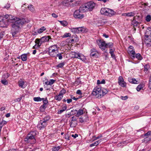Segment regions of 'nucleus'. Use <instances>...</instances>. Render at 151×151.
I'll return each mask as SVG.
<instances>
[{"label":"nucleus","instance_id":"1","mask_svg":"<svg viewBox=\"0 0 151 151\" xmlns=\"http://www.w3.org/2000/svg\"><path fill=\"white\" fill-rule=\"evenodd\" d=\"M23 24V22L20 20L17 21L12 24V27L11 30V33L13 37H16L18 36V33L20 29V27Z\"/></svg>","mask_w":151,"mask_h":151},{"label":"nucleus","instance_id":"2","mask_svg":"<svg viewBox=\"0 0 151 151\" xmlns=\"http://www.w3.org/2000/svg\"><path fill=\"white\" fill-rule=\"evenodd\" d=\"M49 55L52 57H55L56 53H58V50L57 46L55 45L51 46L48 48Z\"/></svg>","mask_w":151,"mask_h":151},{"label":"nucleus","instance_id":"3","mask_svg":"<svg viewBox=\"0 0 151 151\" xmlns=\"http://www.w3.org/2000/svg\"><path fill=\"white\" fill-rule=\"evenodd\" d=\"M38 133V132L35 130L31 131L27 135L24 141L25 142H26L27 141H28L33 139H34L35 141H36L35 137Z\"/></svg>","mask_w":151,"mask_h":151},{"label":"nucleus","instance_id":"4","mask_svg":"<svg viewBox=\"0 0 151 151\" xmlns=\"http://www.w3.org/2000/svg\"><path fill=\"white\" fill-rule=\"evenodd\" d=\"M73 0H58L56 1L57 6H70V3L73 2Z\"/></svg>","mask_w":151,"mask_h":151},{"label":"nucleus","instance_id":"5","mask_svg":"<svg viewBox=\"0 0 151 151\" xmlns=\"http://www.w3.org/2000/svg\"><path fill=\"white\" fill-rule=\"evenodd\" d=\"M71 55L73 58H78L80 59L82 61H85L86 60V58L83 54L79 53L78 52H72Z\"/></svg>","mask_w":151,"mask_h":151},{"label":"nucleus","instance_id":"6","mask_svg":"<svg viewBox=\"0 0 151 151\" xmlns=\"http://www.w3.org/2000/svg\"><path fill=\"white\" fill-rule=\"evenodd\" d=\"M96 43L99 46V48L101 49L103 51H104L105 52H106L107 50H106V42H105L104 41H103V40H96Z\"/></svg>","mask_w":151,"mask_h":151},{"label":"nucleus","instance_id":"7","mask_svg":"<svg viewBox=\"0 0 151 151\" xmlns=\"http://www.w3.org/2000/svg\"><path fill=\"white\" fill-rule=\"evenodd\" d=\"M101 88L99 86H96L93 89L92 93V94L93 96H96V98H97L99 95H100V94L101 93Z\"/></svg>","mask_w":151,"mask_h":151},{"label":"nucleus","instance_id":"8","mask_svg":"<svg viewBox=\"0 0 151 151\" xmlns=\"http://www.w3.org/2000/svg\"><path fill=\"white\" fill-rule=\"evenodd\" d=\"M80 10H76L74 12L73 14L74 17L76 19H82L84 17V15L82 14H80Z\"/></svg>","mask_w":151,"mask_h":151},{"label":"nucleus","instance_id":"9","mask_svg":"<svg viewBox=\"0 0 151 151\" xmlns=\"http://www.w3.org/2000/svg\"><path fill=\"white\" fill-rule=\"evenodd\" d=\"M47 125V123L41 120L39 122L37 127L39 129L41 130L45 128Z\"/></svg>","mask_w":151,"mask_h":151},{"label":"nucleus","instance_id":"10","mask_svg":"<svg viewBox=\"0 0 151 151\" xmlns=\"http://www.w3.org/2000/svg\"><path fill=\"white\" fill-rule=\"evenodd\" d=\"M118 83L119 85L121 87H125L126 86L127 83L124 81V79L122 76L119 77Z\"/></svg>","mask_w":151,"mask_h":151},{"label":"nucleus","instance_id":"11","mask_svg":"<svg viewBox=\"0 0 151 151\" xmlns=\"http://www.w3.org/2000/svg\"><path fill=\"white\" fill-rule=\"evenodd\" d=\"M19 20H20L22 21V20L19 18H17L16 17L13 16L12 15L9 14V17L8 18V21L10 22H15Z\"/></svg>","mask_w":151,"mask_h":151},{"label":"nucleus","instance_id":"12","mask_svg":"<svg viewBox=\"0 0 151 151\" xmlns=\"http://www.w3.org/2000/svg\"><path fill=\"white\" fill-rule=\"evenodd\" d=\"M40 43L42 45V43L48 42L50 39H51V37L50 36H45L42 37L40 39H38Z\"/></svg>","mask_w":151,"mask_h":151},{"label":"nucleus","instance_id":"13","mask_svg":"<svg viewBox=\"0 0 151 151\" xmlns=\"http://www.w3.org/2000/svg\"><path fill=\"white\" fill-rule=\"evenodd\" d=\"M88 11H91L94 8L95 4L93 2L90 1L86 3Z\"/></svg>","mask_w":151,"mask_h":151},{"label":"nucleus","instance_id":"14","mask_svg":"<svg viewBox=\"0 0 151 151\" xmlns=\"http://www.w3.org/2000/svg\"><path fill=\"white\" fill-rule=\"evenodd\" d=\"M145 42L147 47H149L151 46V36L145 37Z\"/></svg>","mask_w":151,"mask_h":151},{"label":"nucleus","instance_id":"15","mask_svg":"<svg viewBox=\"0 0 151 151\" xmlns=\"http://www.w3.org/2000/svg\"><path fill=\"white\" fill-rule=\"evenodd\" d=\"M88 8L86 3L84 5H82V6L80 7L79 10L81 11V12H84L86 11H88Z\"/></svg>","mask_w":151,"mask_h":151},{"label":"nucleus","instance_id":"16","mask_svg":"<svg viewBox=\"0 0 151 151\" xmlns=\"http://www.w3.org/2000/svg\"><path fill=\"white\" fill-rule=\"evenodd\" d=\"M109 9L107 8H102L100 12L101 14L107 16L109 15L108 12Z\"/></svg>","mask_w":151,"mask_h":151},{"label":"nucleus","instance_id":"17","mask_svg":"<svg viewBox=\"0 0 151 151\" xmlns=\"http://www.w3.org/2000/svg\"><path fill=\"white\" fill-rule=\"evenodd\" d=\"M101 92H102V94H100V95H99L98 96L97 98L100 99L102 97H103L105 94H106L108 92L107 90L105 88H103L101 90Z\"/></svg>","mask_w":151,"mask_h":151},{"label":"nucleus","instance_id":"18","mask_svg":"<svg viewBox=\"0 0 151 151\" xmlns=\"http://www.w3.org/2000/svg\"><path fill=\"white\" fill-rule=\"evenodd\" d=\"M38 38H37L35 40V42L36 44L33 47V49H37L41 46V44Z\"/></svg>","mask_w":151,"mask_h":151},{"label":"nucleus","instance_id":"19","mask_svg":"<svg viewBox=\"0 0 151 151\" xmlns=\"http://www.w3.org/2000/svg\"><path fill=\"white\" fill-rule=\"evenodd\" d=\"M128 53L130 55L131 59H133L135 58V52L134 50H128Z\"/></svg>","mask_w":151,"mask_h":151},{"label":"nucleus","instance_id":"20","mask_svg":"<svg viewBox=\"0 0 151 151\" xmlns=\"http://www.w3.org/2000/svg\"><path fill=\"white\" fill-rule=\"evenodd\" d=\"M146 137V138L149 139L148 141L151 140V131H149L147 133L143 135Z\"/></svg>","mask_w":151,"mask_h":151},{"label":"nucleus","instance_id":"21","mask_svg":"<svg viewBox=\"0 0 151 151\" xmlns=\"http://www.w3.org/2000/svg\"><path fill=\"white\" fill-rule=\"evenodd\" d=\"M79 33L80 32H86L88 31V29L84 27H78Z\"/></svg>","mask_w":151,"mask_h":151},{"label":"nucleus","instance_id":"22","mask_svg":"<svg viewBox=\"0 0 151 151\" xmlns=\"http://www.w3.org/2000/svg\"><path fill=\"white\" fill-rule=\"evenodd\" d=\"M151 36V28L148 27L146 30L145 37H148Z\"/></svg>","mask_w":151,"mask_h":151},{"label":"nucleus","instance_id":"23","mask_svg":"<svg viewBox=\"0 0 151 151\" xmlns=\"http://www.w3.org/2000/svg\"><path fill=\"white\" fill-rule=\"evenodd\" d=\"M71 31L73 33L75 34H78L79 33L78 27L72 28L70 29Z\"/></svg>","mask_w":151,"mask_h":151},{"label":"nucleus","instance_id":"24","mask_svg":"<svg viewBox=\"0 0 151 151\" xmlns=\"http://www.w3.org/2000/svg\"><path fill=\"white\" fill-rule=\"evenodd\" d=\"M150 65L148 64H146L144 66V71L146 74H147L148 71L150 68Z\"/></svg>","mask_w":151,"mask_h":151},{"label":"nucleus","instance_id":"25","mask_svg":"<svg viewBox=\"0 0 151 151\" xmlns=\"http://www.w3.org/2000/svg\"><path fill=\"white\" fill-rule=\"evenodd\" d=\"M129 82L132 84H137V81L134 78H128Z\"/></svg>","mask_w":151,"mask_h":151},{"label":"nucleus","instance_id":"26","mask_svg":"<svg viewBox=\"0 0 151 151\" xmlns=\"http://www.w3.org/2000/svg\"><path fill=\"white\" fill-rule=\"evenodd\" d=\"M108 14L109 16L110 17L113 16L116 14V12L114 11L113 10L109 9L108 10Z\"/></svg>","mask_w":151,"mask_h":151},{"label":"nucleus","instance_id":"27","mask_svg":"<svg viewBox=\"0 0 151 151\" xmlns=\"http://www.w3.org/2000/svg\"><path fill=\"white\" fill-rule=\"evenodd\" d=\"M46 29V28L44 26L41 27V28L37 30V32L38 33L40 34L42 33Z\"/></svg>","mask_w":151,"mask_h":151},{"label":"nucleus","instance_id":"28","mask_svg":"<svg viewBox=\"0 0 151 151\" xmlns=\"http://www.w3.org/2000/svg\"><path fill=\"white\" fill-rule=\"evenodd\" d=\"M63 97L59 94L58 95L55 96L54 98L56 100L60 101L61 100Z\"/></svg>","mask_w":151,"mask_h":151},{"label":"nucleus","instance_id":"29","mask_svg":"<svg viewBox=\"0 0 151 151\" xmlns=\"http://www.w3.org/2000/svg\"><path fill=\"white\" fill-rule=\"evenodd\" d=\"M18 85L19 87H21L22 88H24L26 87V86L24 85V82L22 81H19Z\"/></svg>","mask_w":151,"mask_h":151},{"label":"nucleus","instance_id":"30","mask_svg":"<svg viewBox=\"0 0 151 151\" xmlns=\"http://www.w3.org/2000/svg\"><path fill=\"white\" fill-rule=\"evenodd\" d=\"M50 119V116L49 115H47L42 120V121H44V122L46 123H47V121H48Z\"/></svg>","mask_w":151,"mask_h":151},{"label":"nucleus","instance_id":"31","mask_svg":"<svg viewBox=\"0 0 151 151\" xmlns=\"http://www.w3.org/2000/svg\"><path fill=\"white\" fill-rule=\"evenodd\" d=\"M83 113V111L82 109H80L78 111L76 114V116L79 117L80 116L82 115Z\"/></svg>","mask_w":151,"mask_h":151},{"label":"nucleus","instance_id":"32","mask_svg":"<svg viewBox=\"0 0 151 151\" xmlns=\"http://www.w3.org/2000/svg\"><path fill=\"white\" fill-rule=\"evenodd\" d=\"M65 64V63L64 62L59 63L56 65V68L58 69L59 68H63Z\"/></svg>","mask_w":151,"mask_h":151},{"label":"nucleus","instance_id":"33","mask_svg":"<svg viewBox=\"0 0 151 151\" xmlns=\"http://www.w3.org/2000/svg\"><path fill=\"white\" fill-rule=\"evenodd\" d=\"M21 58L22 60L24 61H26L27 60V54H24L21 55Z\"/></svg>","mask_w":151,"mask_h":151},{"label":"nucleus","instance_id":"34","mask_svg":"<svg viewBox=\"0 0 151 151\" xmlns=\"http://www.w3.org/2000/svg\"><path fill=\"white\" fill-rule=\"evenodd\" d=\"M77 121H71L70 122V126L71 127H76L77 125Z\"/></svg>","mask_w":151,"mask_h":151},{"label":"nucleus","instance_id":"35","mask_svg":"<svg viewBox=\"0 0 151 151\" xmlns=\"http://www.w3.org/2000/svg\"><path fill=\"white\" fill-rule=\"evenodd\" d=\"M106 49L108 48H111L113 46V44L112 42H109L107 43H106Z\"/></svg>","mask_w":151,"mask_h":151},{"label":"nucleus","instance_id":"36","mask_svg":"<svg viewBox=\"0 0 151 151\" xmlns=\"http://www.w3.org/2000/svg\"><path fill=\"white\" fill-rule=\"evenodd\" d=\"M135 58H136L138 60H141L142 59V57L139 53H137L135 55Z\"/></svg>","mask_w":151,"mask_h":151},{"label":"nucleus","instance_id":"37","mask_svg":"<svg viewBox=\"0 0 151 151\" xmlns=\"http://www.w3.org/2000/svg\"><path fill=\"white\" fill-rule=\"evenodd\" d=\"M110 50L109 53L111 55V57L113 59H115L116 58L115 55L114 53V50L112 49H110Z\"/></svg>","mask_w":151,"mask_h":151},{"label":"nucleus","instance_id":"38","mask_svg":"<svg viewBox=\"0 0 151 151\" xmlns=\"http://www.w3.org/2000/svg\"><path fill=\"white\" fill-rule=\"evenodd\" d=\"M90 55L91 56L95 57H98L99 55L98 52L91 53Z\"/></svg>","mask_w":151,"mask_h":151},{"label":"nucleus","instance_id":"39","mask_svg":"<svg viewBox=\"0 0 151 151\" xmlns=\"http://www.w3.org/2000/svg\"><path fill=\"white\" fill-rule=\"evenodd\" d=\"M7 123L6 121L3 120L1 122H0V128L1 129L3 126L4 125L6 124Z\"/></svg>","mask_w":151,"mask_h":151},{"label":"nucleus","instance_id":"40","mask_svg":"<svg viewBox=\"0 0 151 151\" xmlns=\"http://www.w3.org/2000/svg\"><path fill=\"white\" fill-rule=\"evenodd\" d=\"M135 12L134 11L127 13L128 17H134L135 15Z\"/></svg>","mask_w":151,"mask_h":151},{"label":"nucleus","instance_id":"41","mask_svg":"<svg viewBox=\"0 0 151 151\" xmlns=\"http://www.w3.org/2000/svg\"><path fill=\"white\" fill-rule=\"evenodd\" d=\"M132 24L134 26H137L138 22L136 20H134V19L132 21Z\"/></svg>","mask_w":151,"mask_h":151},{"label":"nucleus","instance_id":"42","mask_svg":"<svg viewBox=\"0 0 151 151\" xmlns=\"http://www.w3.org/2000/svg\"><path fill=\"white\" fill-rule=\"evenodd\" d=\"M71 35L69 33H65L64 35L63 36H61V37L62 38H66L68 37H70L71 36Z\"/></svg>","mask_w":151,"mask_h":151},{"label":"nucleus","instance_id":"43","mask_svg":"<svg viewBox=\"0 0 151 151\" xmlns=\"http://www.w3.org/2000/svg\"><path fill=\"white\" fill-rule=\"evenodd\" d=\"M59 22L60 23V24L64 27H65L67 25V22L65 21H59Z\"/></svg>","mask_w":151,"mask_h":151},{"label":"nucleus","instance_id":"44","mask_svg":"<svg viewBox=\"0 0 151 151\" xmlns=\"http://www.w3.org/2000/svg\"><path fill=\"white\" fill-rule=\"evenodd\" d=\"M2 21H0V27H5L6 24L3 21L2 18L1 19Z\"/></svg>","mask_w":151,"mask_h":151},{"label":"nucleus","instance_id":"45","mask_svg":"<svg viewBox=\"0 0 151 151\" xmlns=\"http://www.w3.org/2000/svg\"><path fill=\"white\" fill-rule=\"evenodd\" d=\"M66 92V90L63 88L60 91L59 94L63 96V95Z\"/></svg>","mask_w":151,"mask_h":151},{"label":"nucleus","instance_id":"46","mask_svg":"<svg viewBox=\"0 0 151 151\" xmlns=\"http://www.w3.org/2000/svg\"><path fill=\"white\" fill-rule=\"evenodd\" d=\"M1 83L4 85H6L8 84V82L5 79L2 80L1 81Z\"/></svg>","mask_w":151,"mask_h":151},{"label":"nucleus","instance_id":"47","mask_svg":"<svg viewBox=\"0 0 151 151\" xmlns=\"http://www.w3.org/2000/svg\"><path fill=\"white\" fill-rule=\"evenodd\" d=\"M42 99V98H40V97H35L33 99V100L35 101H41Z\"/></svg>","mask_w":151,"mask_h":151},{"label":"nucleus","instance_id":"48","mask_svg":"<svg viewBox=\"0 0 151 151\" xmlns=\"http://www.w3.org/2000/svg\"><path fill=\"white\" fill-rule=\"evenodd\" d=\"M55 57H57L58 58L59 60H62L63 59V56L62 55L61 53H56V55Z\"/></svg>","mask_w":151,"mask_h":151},{"label":"nucleus","instance_id":"49","mask_svg":"<svg viewBox=\"0 0 151 151\" xmlns=\"http://www.w3.org/2000/svg\"><path fill=\"white\" fill-rule=\"evenodd\" d=\"M28 8L31 12H33L34 10V7L32 5H29L28 6Z\"/></svg>","mask_w":151,"mask_h":151},{"label":"nucleus","instance_id":"50","mask_svg":"<svg viewBox=\"0 0 151 151\" xmlns=\"http://www.w3.org/2000/svg\"><path fill=\"white\" fill-rule=\"evenodd\" d=\"M46 108V105L43 104V105L40 107V110L41 111H43L45 110Z\"/></svg>","mask_w":151,"mask_h":151},{"label":"nucleus","instance_id":"51","mask_svg":"<svg viewBox=\"0 0 151 151\" xmlns=\"http://www.w3.org/2000/svg\"><path fill=\"white\" fill-rule=\"evenodd\" d=\"M151 20V16L148 15L145 17V20L147 22H150Z\"/></svg>","mask_w":151,"mask_h":151},{"label":"nucleus","instance_id":"52","mask_svg":"<svg viewBox=\"0 0 151 151\" xmlns=\"http://www.w3.org/2000/svg\"><path fill=\"white\" fill-rule=\"evenodd\" d=\"M143 88V85H139L136 88V90L138 91H139Z\"/></svg>","mask_w":151,"mask_h":151},{"label":"nucleus","instance_id":"53","mask_svg":"<svg viewBox=\"0 0 151 151\" xmlns=\"http://www.w3.org/2000/svg\"><path fill=\"white\" fill-rule=\"evenodd\" d=\"M60 149V146H58L56 147H54L52 148V151H58Z\"/></svg>","mask_w":151,"mask_h":151},{"label":"nucleus","instance_id":"54","mask_svg":"<svg viewBox=\"0 0 151 151\" xmlns=\"http://www.w3.org/2000/svg\"><path fill=\"white\" fill-rule=\"evenodd\" d=\"M42 101H43V102L44 104L46 105L48 103V101L47 98H42Z\"/></svg>","mask_w":151,"mask_h":151},{"label":"nucleus","instance_id":"55","mask_svg":"<svg viewBox=\"0 0 151 151\" xmlns=\"http://www.w3.org/2000/svg\"><path fill=\"white\" fill-rule=\"evenodd\" d=\"M11 6L10 4L9 3H7V4L4 7V8H5L7 9H9Z\"/></svg>","mask_w":151,"mask_h":151},{"label":"nucleus","instance_id":"56","mask_svg":"<svg viewBox=\"0 0 151 151\" xmlns=\"http://www.w3.org/2000/svg\"><path fill=\"white\" fill-rule=\"evenodd\" d=\"M55 81V80H54L53 79H50L48 83H49V85H51L53 84Z\"/></svg>","mask_w":151,"mask_h":151},{"label":"nucleus","instance_id":"57","mask_svg":"<svg viewBox=\"0 0 151 151\" xmlns=\"http://www.w3.org/2000/svg\"><path fill=\"white\" fill-rule=\"evenodd\" d=\"M99 144V142H94V143L91 144L90 145V147H91L93 146H96Z\"/></svg>","mask_w":151,"mask_h":151},{"label":"nucleus","instance_id":"58","mask_svg":"<svg viewBox=\"0 0 151 151\" xmlns=\"http://www.w3.org/2000/svg\"><path fill=\"white\" fill-rule=\"evenodd\" d=\"M87 119H84L83 117L79 119V122L81 123H83L84 122H86Z\"/></svg>","mask_w":151,"mask_h":151},{"label":"nucleus","instance_id":"59","mask_svg":"<svg viewBox=\"0 0 151 151\" xmlns=\"http://www.w3.org/2000/svg\"><path fill=\"white\" fill-rule=\"evenodd\" d=\"M102 137V136L101 134H99V135L97 137H95V138H94V139H93V140H96L97 139H98L99 138H101Z\"/></svg>","mask_w":151,"mask_h":151},{"label":"nucleus","instance_id":"60","mask_svg":"<svg viewBox=\"0 0 151 151\" xmlns=\"http://www.w3.org/2000/svg\"><path fill=\"white\" fill-rule=\"evenodd\" d=\"M70 137L67 134L65 135V138L66 139V141L70 140V139H69Z\"/></svg>","mask_w":151,"mask_h":151},{"label":"nucleus","instance_id":"61","mask_svg":"<svg viewBox=\"0 0 151 151\" xmlns=\"http://www.w3.org/2000/svg\"><path fill=\"white\" fill-rule=\"evenodd\" d=\"M96 52H98L94 48H93L91 50V53H94Z\"/></svg>","mask_w":151,"mask_h":151},{"label":"nucleus","instance_id":"62","mask_svg":"<svg viewBox=\"0 0 151 151\" xmlns=\"http://www.w3.org/2000/svg\"><path fill=\"white\" fill-rule=\"evenodd\" d=\"M52 16L54 18H57L58 17V15L57 14L54 13H53L52 14Z\"/></svg>","mask_w":151,"mask_h":151},{"label":"nucleus","instance_id":"63","mask_svg":"<svg viewBox=\"0 0 151 151\" xmlns=\"http://www.w3.org/2000/svg\"><path fill=\"white\" fill-rule=\"evenodd\" d=\"M121 99L123 100H126L128 99V96H121Z\"/></svg>","mask_w":151,"mask_h":151},{"label":"nucleus","instance_id":"64","mask_svg":"<svg viewBox=\"0 0 151 151\" xmlns=\"http://www.w3.org/2000/svg\"><path fill=\"white\" fill-rule=\"evenodd\" d=\"M148 87L151 90V81L149 80L148 84Z\"/></svg>","mask_w":151,"mask_h":151}]
</instances>
